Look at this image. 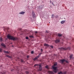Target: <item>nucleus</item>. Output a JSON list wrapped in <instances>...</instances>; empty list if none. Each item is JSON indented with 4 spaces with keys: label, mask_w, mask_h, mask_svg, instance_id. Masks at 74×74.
Listing matches in <instances>:
<instances>
[{
    "label": "nucleus",
    "mask_w": 74,
    "mask_h": 74,
    "mask_svg": "<svg viewBox=\"0 0 74 74\" xmlns=\"http://www.w3.org/2000/svg\"><path fill=\"white\" fill-rule=\"evenodd\" d=\"M7 38H8L9 40H13V41L17 40H18V38H17L16 37H14L10 35H8L7 36Z\"/></svg>",
    "instance_id": "nucleus-1"
},
{
    "label": "nucleus",
    "mask_w": 74,
    "mask_h": 74,
    "mask_svg": "<svg viewBox=\"0 0 74 74\" xmlns=\"http://www.w3.org/2000/svg\"><path fill=\"white\" fill-rule=\"evenodd\" d=\"M59 49H60V50H61V51H63V50H70V48L69 47H67L66 48V47H65V48L63 47H61L59 48Z\"/></svg>",
    "instance_id": "nucleus-2"
},
{
    "label": "nucleus",
    "mask_w": 74,
    "mask_h": 74,
    "mask_svg": "<svg viewBox=\"0 0 74 74\" xmlns=\"http://www.w3.org/2000/svg\"><path fill=\"white\" fill-rule=\"evenodd\" d=\"M53 69L54 70L53 71L55 73H56L58 71V70L57 69V67L56 66H52Z\"/></svg>",
    "instance_id": "nucleus-3"
},
{
    "label": "nucleus",
    "mask_w": 74,
    "mask_h": 74,
    "mask_svg": "<svg viewBox=\"0 0 74 74\" xmlns=\"http://www.w3.org/2000/svg\"><path fill=\"white\" fill-rule=\"evenodd\" d=\"M60 62H61V63H63V62H66V63H69V62H68V61L65 60L64 59L61 60H60Z\"/></svg>",
    "instance_id": "nucleus-4"
},
{
    "label": "nucleus",
    "mask_w": 74,
    "mask_h": 74,
    "mask_svg": "<svg viewBox=\"0 0 74 74\" xmlns=\"http://www.w3.org/2000/svg\"><path fill=\"white\" fill-rule=\"evenodd\" d=\"M32 15L34 18H36V14H35V13L34 12H33V11L32 12Z\"/></svg>",
    "instance_id": "nucleus-5"
},
{
    "label": "nucleus",
    "mask_w": 74,
    "mask_h": 74,
    "mask_svg": "<svg viewBox=\"0 0 74 74\" xmlns=\"http://www.w3.org/2000/svg\"><path fill=\"white\" fill-rule=\"evenodd\" d=\"M59 42H60V40L59 39H56V40H55V42L56 44L58 43Z\"/></svg>",
    "instance_id": "nucleus-6"
},
{
    "label": "nucleus",
    "mask_w": 74,
    "mask_h": 74,
    "mask_svg": "<svg viewBox=\"0 0 74 74\" xmlns=\"http://www.w3.org/2000/svg\"><path fill=\"white\" fill-rule=\"evenodd\" d=\"M44 5H40L39 6V8H40V9H42V8H43V7H44Z\"/></svg>",
    "instance_id": "nucleus-7"
},
{
    "label": "nucleus",
    "mask_w": 74,
    "mask_h": 74,
    "mask_svg": "<svg viewBox=\"0 0 74 74\" xmlns=\"http://www.w3.org/2000/svg\"><path fill=\"white\" fill-rule=\"evenodd\" d=\"M39 70L40 71H41V70H42V67H41V65H39Z\"/></svg>",
    "instance_id": "nucleus-8"
},
{
    "label": "nucleus",
    "mask_w": 74,
    "mask_h": 74,
    "mask_svg": "<svg viewBox=\"0 0 74 74\" xmlns=\"http://www.w3.org/2000/svg\"><path fill=\"white\" fill-rule=\"evenodd\" d=\"M25 13V12H19V14H21L22 15H23Z\"/></svg>",
    "instance_id": "nucleus-9"
},
{
    "label": "nucleus",
    "mask_w": 74,
    "mask_h": 74,
    "mask_svg": "<svg viewBox=\"0 0 74 74\" xmlns=\"http://www.w3.org/2000/svg\"><path fill=\"white\" fill-rule=\"evenodd\" d=\"M66 21L63 20L60 22V23H61V24H63V23H64Z\"/></svg>",
    "instance_id": "nucleus-10"
},
{
    "label": "nucleus",
    "mask_w": 74,
    "mask_h": 74,
    "mask_svg": "<svg viewBox=\"0 0 74 74\" xmlns=\"http://www.w3.org/2000/svg\"><path fill=\"white\" fill-rule=\"evenodd\" d=\"M38 58H39V57H38V56H36L35 58L33 59L34 60H36L37 59H38Z\"/></svg>",
    "instance_id": "nucleus-11"
},
{
    "label": "nucleus",
    "mask_w": 74,
    "mask_h": 74,
    "mask_svg": "<svg viewBox=\"0 0 74 74\" xmlns=\"http://www.w3.org/2000/svg\"><path fill=\"white\" fill-rule=\"evenodd\" d=\"M1 45L2 46V47H4V48H5V45L3 43H2L1 44Z\"/></svg>",
    "instance_id": "nucleus-12"
},
{
    "label": "nucleus",
    "mask_w": 74,
    "mask_h": 74,
    "mask_svg": "<svg viewBox=\"0 0 74 74\" xmlns=\"http://www.w3.org/2000/svg\"><path fill=\"white\" fill-rule=\"evenodd\" d=\"M3 52H4V53H9V52H8V51H3Z\"/></svg>",
    "instance_id": "nucleus-13"
},
{
    "label": "nucleus",
    "mask_w": 74,
    "mask_h": 74,
    "mask_svg": "<svg viewBox=\"0 0 74 74\" xmlns=\"http://www.w3.org/2000/svg\"><path fill=\"white\" fill-rule=\"evenodd\" d=\"M57 64H58V62H56L54 63L53 66H57Z\"/></svg>",
    "instance_id": "nucleus-14"
},
{
    "label": "nucleus",
    "mask_w": 74,
    "mask_h": 74,
    "mask_svg": "<svg viewBox=\"0 0 74 74\" xmlns=\"http://www.w3.org/2000/svg\"><path fill=\"white\" fill-rule=\"evenodd\" d=\"M44 46H46V47H49V45L47 44H44Z\"/></svg>",
    "instance_id": "nucleus-15"
},
{
    "label": "nucleus",
    "mask_w": 74,
    "mask_h": 74,
    "mask_svg": "<svg viewBox=\"0 0 74 74\" xmlns=\"http://www.w3.org/2000/svg\"><path fill=\"white\" fill-rule=\"evenodd\" d=\"M58 37H61L62 36V34H58Z\"/></svg>",
    "instance_id": "nucleus-16"
},
{
    "label": "nucleus",
    "mask_w": 74,
    "mask_h": 74,
    "mask_svg": "<svg viewBox=\"0 0 74 74\" xmlns=\"http://www.w3.org/2000/svg\"><path fill=\"white\" fill-rule=\"evenodd\" d=\"M6 57H8V58H11V57L9 56L8 55H6Z\"/></svg>",
    "instance_id": "nucleus-17"
},
{
    "label": "nucleus",
    "mask_w": 74,
    "mask_h": 74,
    "mask_svg": "<svg viewBox=\"0 0 74 74\" xmlns=\"http://www.w3.org/2000/svg\"><path fill=\"white\" fill-rule=\"evenodd\" d=\"M49 74H53V72L51 71H49Z\"/></svg>",
    "instance_id": "nucleus-18"
},
{
    "label": "nucleus",
    "mask_w": 74,
    "mask_h": 74,
    "mask_svg": "<svg viewBox=\"0 0 74 74\" xmlns=\"http://www.w3.org/2000/svg\"><path fill=\"white\" fill-rule=\"evenodd\" d=\"M55 17V15H54V14H52V17H51V18H54Z\"/></svg>",
    "instance_id": "nucleus-19"
},
{
    "label": "nucleus",
    "mask_w": 74,
    "mask_h": 74,
    "mask_svg": "<svg viewBox=\"0 0 74 74\" xmlns=\"http://www.w3.org/2000/svg\"><path fill=\"white\" fill-rule=\"evenodd\" d=\"M4 29H6V30H8V29H9V28L7 27H5L4 28Z\"/></svg>",
    "instance_id": "nucleus-20"
},
{
    "label": "nucleus",
    "mask_w": 74,
    "mask_h": 74,
    "mask_svg": "<svg viewBox=\"0 0 74 74\" xmlns=\"http://www.w3.org/2000/svg\"><path fill=\"white\" fill-rule=\"evenodd\" d=\"M39 64H36L34 65V67H36V66H39Z\"/></svg>",
    "instance_id": "nucleus-21"
},
{
    "label": "nucleus",
    "mask_w": 74,
    "mask_h": 74,
    "mask_svg": "<svg viewBox=\"0 0 74 74\" xmlns=\"http://www.w3.org/2000/svg\"><path fill=\"white\" fill-rule=\"evenodd\" d=\"M58 74H63V72L60 71L58 73Z\"/></svg>",
    "instance_id": "nucleus-22"
},
{
    "label": "nucleus",
    "mask_w": 74,
    "mask_h": 74,
    "mask_svg": "<svg viewBox=\"0 0 74 74\" xmlns=\"http://www.w3.org/2000/svg\"><path fill=\"white\" fill-rule=\"evenodd\" d=\"M42 53H40L38 56L39 58V57H40V56H41V54H42Z\"/></svg>",
    "instance_id": "nucleus-23"
},
{
    "label": "nucleus",
    "mask_w": 74,
    "mask_h": 74,
    "mask_svg": "<svg viewBox=\"0 0 74 74\" xmlns=\"http://www.w3.org/2000/svg\"><path fill=\"white\" fill-rule=\"evenodd\" d=\"M72 57H73V55H70V59H72Z\"/></svg>",
    "instance_id": "nucleus-24"
},
{
    "label": "nucleus",
    "mask_w": 74,
    "mask_h": 74,
    "mask_svg": "<svg viewBox=\"0 0 74 74\" xmlns=\"http://www.w3.org/2000/svg\"><path fill=\"white\" fill-rule=\"evenodd\" d=\"M58 17H59V16H58V15H56L55 16V17L56 18H58Z\"/></svg>",
    "instance_id": "nucleus-25"
},
{
    "label": "nucleus",
    "mask_w": 74,
    "mask_h": 74,
    "mask_svg": "<svg viewBox=\"0 0 74 74\" xmlns=\"http://www.w3.org/2000/svg\"><path fill=\"white\" fill-rule=\"evenodd\" d=\"M45 68L46 69H48V65H47L45 66Z\"/></svg>",
    "instance_id": "nucleus-26"
},
{
    "label": "nucleus",
    "mask_w": 74,
    "mask_h": 74,
    "mask_svg": "<svg viewBox=\"0 0 74 74\" xmlns=\"http://www.w3.org/2000/svg\"><path fill=\"white\" fill-rule=\"evenodd\" d=\"M30 38H33L34 37L33 36H29Z\"/></svg>",
    "instance_id": "nucleus-27"
},
{
    "label": "nucleus",
    "mask_w": 74,
    "mask_h": 74,
    "mask_svg": "<svg viewBox=\"0 0 74 74\" xmlns=\"http://www.w3.org/2000/svg\"><path fill=\"white\" fill-rule=\"evenodd\" d=\"M31 53L32 54H33V53H34V51H32L31 52Z\"/></svg>",
    "instance_id": "nucleus-28"
},
{
    "label": "nucleus",
    "mask_w": 74,
    "mask_h": 74,
    "mask_svg": "<svg viewBox=\"0 0 74 74\" xmlns=\"http://www.w3.org/2000/svg\"><path fill=\"white\" fill-rule=\"evenodd\" d=\"M2 38L1 37L0 38V40L1 41H2Z\"/></svg>",
    "instance_id": "nucleus-29"
},
{
    "label": "nucleus",
    "mask_w": 74,
    "mask_h": 74,
    "mask_svg": "<svg viewBox=\"0 0 74 74\" xmlns=\"http://www.w3.org/2000/svg\"><path fill=\"white\" fill-rule=\"evenodd\" d=\"M0 52H2V49H0Z\"/></svg>",
    "instance_id": "nucleus-30"
},
{
    "label": "nucleus",
    "mask_w": 74,
    "mask_h": 74,
    "mask_svg": "<svg viewBox=\"0 0 74 74\" xmlns=\"http://www.w3.org/2000/svg\"><path fill=\"white\" fill-rule=\"evenodd\" d=\"M67 73V72L65 71L63 73L64 74H66V73Z\"/></svg>",
    "instance_id": "nucleus-31"
},
{
    "label": "nucleus",
    "mask_w": 74,
    "mask_h": 74,
    "mask_svg": "<svg viewBox=\"0 0 74 74\" xmlns=\"http://www.w3.org/2000/svg\"><path fill=\"white\" fill-rule=\"evenodd\" d=\"M45 33H49V32L47 30H46Z\"/></svg>",
    "instance_id": "nucleus-32"
},
{
    "label": "nucleus",
    "mask_w": 74,
    "mask_h": 74,
    "mask_svg": "<svg viewBox=\"0 0 74 74\" xmlns=\"http://www.w3.org/2000/svg\"><path fill=\"white\" fill-rule=\"evenodd\" d=\"M26 40H28V39H29V38L28 37H26Z\"/></svg>",
    "instance_id": "nucleus-33"
},
{
    "label": "nucleus",
    "mask_w": 74,
    "mask_h": 74,
    "mask_svg": "<svg viewBox=\"0 0 74 74\" xmlns=\"http://www.w3.org/2000/svg\"><path fill=\"white\" fill-rule=\"evenodd\" d=\"M25 73H26V74H29V72L26 71L25 72Z\"/></svg>",
    "instance_id": "nucleus-34"
},
{
    "label": "nucleus",
    "mask_w": 74,
    "mask_h": 74,
    "mask_svg": "<svg viewBox=\"0 0 74 74\" xmlns=\"http://www.w3.org/2000/svg\"><path fill=\"white\" fill-rule=\"evenodd\" d=\"M21 62H24V61H23V60H21Z\"/></svg>",
    "instance_id": "nucleus-35"
},
{
    "label": "nucleus",
    "mask_w": 74,
    "mask_h": 74,
    "mask_svg": "<svg viewBox=\"0 0 74 74\" xmlns=\"http://www.w3.org/2000/svg\"><path fill=\"white\" fill-rule=\"evenodd\" d=\"M50 47H51V48H53V46H51Z\"/></svg>",
    "instance_id": "nucleus-36"
},
{
    "label": "nucleus",
    "mask_w": 74,
    "mask_h": 74,
    "mask_svg": "<svg viewBox=\"0 0 74 74\" xmlns=\"http://www.w3.org/2000/svg\"><path fill=\"white\" fill-rule=\"evenodd\" d=\"M35 33H36V34H37V31H36L35 32Z\"/></svg>",
    "instance_id": "nucleus-37"
},
{
    "label": "nucleus",
    "mask_w": 74,
    "mask_h": 74,
    "mask_svg": "<svg viewBox=\"0 0 74 74\" xmlns=\"http://www.w3.org/2000/svg\"><path fill=\"white\" fill-rule=\"evenodd\" d=\"M41 52H42V51H43L42 49H41Z\"/></svg>",
    "instance_id": "nucleus-38"
},
{
    "label": "nucleus",
    "mask_w": 74,
    "mask_h": 74,
    "mask_svg": "<svg viewBox=\"0 0 74 74\" xmlns=\"http://www.w3.org/2000/svg\"><path fill=\"white\" fill-rule=\"evenodd\" d=\"M29 56H27V58H29Z\"/></svg>",
    "instance_id": "nucleus-39"
},
{
    "label": "nucleus",
    "mask_w": 74,
    "mask_h": 74,
    "mask_svg": "<svg viewBox=\"0 0 74 74\" xmlns=\"http://www.w3.org/2000/svg\"><path fill=\"white\" fill-rule=\"evenodd\" d=\"M52 4L54 5V6H55V5L53 4V2H52Z\"/></svg>",
    "instance_id": "nucleus-40"
},
{
    "label": "nucleus",
    "mask_w": 74,
    "mask_h": 74,
    "mask_svg": "<svg viewBox=\"0 0 74 74\" xmlns=\"http://www.w3.org/2000/svg\"><path fill=\"white\" fill-rule=\"evenodd\" d=\"M13 70H14V69H12L11 70V71H13Z\"/></svg>",
    "instance_id": "nucleus-41"
},
{
    "label": "nucleus",
    "mask_w": 74,
    "mask_h": 74,
    "mask_svg": "<svg viewBox=\"0 0 74 74\" xmlns=\"http://www.w3.org/2000/svg\"><path fill=\"white\" fill-rule=\"evenodd\" d=\"M50 3H51V2H52V1H50Z\"/></svg>",
    "instance_id": "nucleus-42"
},
{
    "label": "nucleus",
    "mask_w": 74,
    "mask_h": 74,
    "mask_svg": "<svg viewBox=\"0 0 74 74\" xmlns=\"http://www.w3.org/2000/svg\"><path fill=\"white\" fill-rule=\"evenodd\" d=\"M5 74V72H4L3 73V74Z\"/></svg>",
    "instance_id": "nucleus-43"
},
{
    "label": "nucleus",
    "mask_w": 74,
    "mask_h": 74,
    "mask_svg": "<svg viewBox=\"0 0 74 74\" xmlns=\"http://www.w3.org/2000/svg\"><path fill=\"white\" fill-rule=\"evenodd\" d=\"M73 27H74V26H73Z\"/></svg>",
    "instance_id": "nucleus-44"
}]
</instances>
